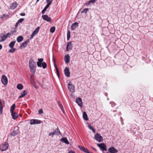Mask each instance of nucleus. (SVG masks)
Wrapping results in <instances>:
<instances>
[{"mask_svg":"<svg viewBox=\"0 0 153 153\" xmlns=\"http://www.w3.org/2000/svg\"><path fill=\"white\" fill-rule=\"evenodd\" d=\"M29 67L30 72L34 74L36 71V65L32 59H30L29 60Z\"/></svg>","mask_w":153,"mask_h":153,"instance_id":"1","label":"nucleus"},{"mask_svg":"<svg viewBox=\"0 0 153 153\" xmlns=\"http://www.w3.org/2000/svg\"><path fill=\"white\" fill-rule=\"evenodd\" d=\"M38 61L37 62V64L38 67H41L42 65V68L44 69H45L47 67L46 63L45 62H43L42 63V62H43V59H38Z\"/></svg>","mask_w":153,"mask_h":153,"instance_id":"2","label":"nucleus"},{"mask_svg":"<svg viewBox=\"0 0 153 153\" xmlns=\"http://www.w3.org/2000/svg\"><path fill=\"white\" fill-rule=\"evenodd\" d=\"M95 140L99 142H102L103 140V139L102 136L99 134H96L94 137Z\"/></svg>","mask_w":153,"mask_h":153,"instance_id":"3","label":"nucleus"},{"mask_svg":"<svg viewBox=\"0 0 153 153\" xmlns=\"http://www.w3.org/2000/svg\"><path fill=\"white\" fill-rule=\"evenodd\" d=\"M8 144L7 143H5L4 144H2L0 146V149L2 151L6 150L8 148Z\"/></svg>","mask_w":153,"mask_h":153,"instance_id":"4","label":"nucleus"},{"mask_svg":"<svg viewBox=\"0 0 153 153\" xmlns=\"http://www.w3.org/2000/svg\"><path fill=\"white\" fill-rule=\"evenodd\" d=\"M97 145L102 151H106L107 150L106 148V146L104 143H97Z\"/></svg>","mask_w":153,"mask_h":153,"instance_id":"5","label":"nucleus"},{"mask_svg":"<svg viewBox=\"0 0 153 153\" xmlns=\"http://www.w3.org/2000/svg\"><path fill=\"white\" fill-rule=\"evenodd\" d=\"M1 81L2 83L4 85H7L8 82V80L7 77L4 75L2 76Z\"/></svg>","mask_w":153,"mask_h":153,"instance_id":"6","label":"nucleus"},{"mask_svg":"<svg viewBox=\"0 0 153 153\" xmlns=\"http://www.w3.org/2000/svg\"><path fill=\"white\" fill-rule=\"evenodd\" d=\"M41 121L36 119H32L30 121V124L31 125L39 124L41 123Z\"/></svg>","mask_w":153,"mask_h":153,"instance_id":"7","label":"nucleus"},{"mask_svg":"<svg viewBox=\"0 0 153 153\" xmlns=\"http://www.w3.org/2000/svg\"><path fill=\"white\" fill-rule=\"evenodd\" d=\"M68 88L70 91L72 92H74V85L71 83V82H69L68 84Z\"/></svg>","mask_w":153,"mask_h":153,"instance_id":"8","label":"nucleus"},{"mask_svg":"<svg viewBox=\"0 0 153 153\" xmlns=\"http://www.w3.org/2000/svg\"><path fill=\"white\" fill-rule=\"evenodd\" d=\"M29 42V39H27L26 41L22 43V44L20 45L19 48L20 49H22L26 47Z\"/></svg>","mask_w":153,"mask_h":153,"instance_id":"9","label":"nucleus"},{"mask_svg":"<svg viewBox=\"0 0 153 153\" xmlns=\"http://www.w3.org/2000/svg\"><path fill=\"white\" fill-rule=\"evenodd\" d=\"M39 27H38L33 32L31 35L30 38V39H32L33 38L34 36L36 35L38 32L39 31Z\"/></svg>","mask_w":153,"mask_h":153,"instance_id":"10","label":"nucleus"},{"mask_svg":"<svg viewBox=\"0 0 153 153\" xmlns=\"http://www.w3.org/2000/svg\"><path fill=\"white\" fill-rule=\"evenodd\" d=\"M11 34L10 33H7L2 36L0 42H2L4 41L8 36L10 37V36H9Z\"/></svg>","mask_w":153,"mask_h":153,"instance_id":"11","label":"nucleus"},{"mask_svg":"<svg viewBox=\"0 0 153 153\" xmlns=\"http://www.w3.org/2000/svg\"><path fill=\"white\" fill-rule=\"evenodd\" d=\"M76 102L81 107L82 106V102L81 99L80 97H78L76 100Z\"/></svg>","mask_w":153,"mask_h":153,"instance_id":"12","label":"nucleus"},{"mask_svg":"<svg viewBox=\"0 0 153 153\" xmlns=\"http://www.w3.org/2000/svg\"><path fill=\"white\" fill-rule=\"evenodd\" d=\"M108 151L109 152L107 153H116L118 152L117 150L113 147H110L108 149Z\"/></svg>","mask_w":153,"mask_h":153,"instance_id":"13","label":"nucleus"},{"mask_svg":"<svg viewBox=\"0 0 153 153\" xmlns=\"http://www.w3.org/2000/svg\"><path fill=\"white\" fill-rule=\"evenodd\" d=\"M42 17L44 20L48 22H50L51 21V19L50 17H49L47 15H43L42 16Z\"/></svg>","mask_w":153,"mask_h":153,"instance_id":"14","label":"nucleus"},{"mask_svg":"<svg viewBox=\"0 0 153 153\" xmlns=\"http://www.w3.org/2000/svg\"><path fill=\"white\" fill-rule=\"evenodd\" d=\"M64 73L65 76L67 77H69L70 76V72L69 68L66 67L64 70Z\"/></svg>","mask_w":153,"mask_h":153,"instance_id":"15","label":"nucleus"},{"mask_svg":"<svg viewBox=\"0 0 153 153\" xmlns=\"http://www.w3.org/2000/svg\"><path fill=\"white\" fill-rule=\"evenodd\" d=\"M70 57L68 54H66L65 56L64 61L66 64H68L70 62Z\"/></svg>","mask_w":153,"mask_h":153,"instance_id":"16","label":"nucleus"},{"mask_svg":"<svg viewBox=\"0 0 153 153\" xmlns=\"http://www.w3.org/2000/svg\"><path fill=\"white\" fill-rule=\"evenodd\" d=\"M72 45L71 44V42H69L68 43L66 47V50L67 51H68L69 50L72 49Z\"/></svg>","mask_w":153,"mask_h":153,"instance_id":"17","label":"nucleus"},{"mask_svg":"<svg viewBox=\"0 0 153 153\" xmlns=\"http://www.w3.org/2000/svg\"><path fill=\"white\" fill-rule=\"evenodd\" d=\"M78 24L77 22H75L72 24L71 26V29L72 30H74L75 28L78 27Z\"/></svg>","mask_w":153,"mask_h":153,"instance_id":"18","label":"nucleus"},{"mask_svg":"<svg viewBox=\"0 0 153 153\" xmlns=\"http://www.w3.org/2000/svg\"><path fill=\"white\" fill-rule=\"evenodd\" d=\"M27 94V91L26 90H24L21 93V95L19 97V98H22L25 96Z\"/></svg>","mask_w":153,"mask_h":153,"instance_id":"19","label":"nucleus"},{"mask_svg":"<svg viewBox=\"0 0 153 153\" xmlns=\"http://www.w3.org/2000/svg\"><path fill=\"white\" fill-rule=\"evenodd\" d=\"M51 4V2L49 4H48L45 7L43 10L42 11V14L45 13V11H46L47 9L49 7Z\"/></svg>","mask_w":153,"mask_h":153,"instance_id":"20","label":"nucleus"},{"mask_svg":"<svg viewBox=\"0 0 153 153\" xmlns=\"http://www.w3.org/2000/svg\"><path fill=\"white\" fill-rule=\"evenodd\" d=\"M83 118V119L85 120H88V115L85 112H84L82 114Z\"/></svg>","mask_w":153,"mask_h":153,"instance_id":"21","label":"nucleus"},{"mask_svg":"<svg viewBox=\"0 0 153 153\" xmlns=\"http://www.w3.org/2000/svg\"><path fill=\"white\" fill-rule=\"evenodd\" d=\"M19 130H14L12 133L11 134V136H15L18 134Z\"/></svg>","mask_w":153,"mask_h":153,"instance_id":"22","label":"nucleus"},{"mask_svg":"<svg viewBox=\"0 0 153 153\" xmlns=\"http://www.w3.org/2000/svg\"><path fill=\"white\" fill-rule=\"evenodd\" d=\"M11 115L13 119L14 120L16 119L18 117V114L16 113H11Z\"/></svg>","mask_w":153,"mask_h":153,"instance_id":"23","label":"nucleus"},{"mask_svg":"<svg viewBox=\"0 0 153 153\" xmlns=\"http://www.w3.org/2000/svg\"><path fill=\"white\" fill-rule=\"evenodd\" d=\"M61 140L66 144H69V142L66 137L62 138L61 139Z\"/></svg>","mask_w":153,"mask_h":153,"instance_id":"24","label":"nucleus"},{"mask_svg":"<svg viewBox=\"0 0 153 153\" xmlns=\"http://www.w3.org/2000/svg\"><path fill=\"white\" fill-rule=\"evenodd\" d=\"M53 132L54 135H59L60 134V132L58 128L56 129Z\"/></svg>","mask_w":153,"mask_h":153,"instance_id":"25","label":"nucleus"},{"mask_svg":"<svg viewBox=\"0 0 153 153\" xmlns=\"http://www.w3.org/2000/svg\"><path fill=\"white\" fill-rule=\"evenodd\" d=\"M17 4L16 2L13 3L11 5L10 8L12 9H15L17 6Z\"/></svg>","mask_w":153,"mask_h":153,"instance_id":"26","label":"nucleus"},{"mask_svg":"<svg viewBox=\"0 0 153 153\" xmlns=\"http://www.w3.org/2000/svg\"><path fill=\"white\" fill-rule=\"evenodd\" d=\"M23 37L22 36H20L17 37V41L18 42H19L22 41L23 40Z\"/></svg>","mask_w":153,"mask_h":153,"instance_id":"27","label":"nucleus"},{"mask_svg":"<svg viewBox=\"0 0 153 153\" xmlns=\"http://www.w3.org/2000/svg\"><path fill=\"white\" fill-rule=\"evenodd\" d=\"M15 104H13L11 107L10 111L11 113H14L13 111L15 109Z\"/></svg>","mask_w":153,"mask_h":153,"instance_id":"28","label":"nucleus"},{"mask_svg":"<svg viewBox=\"0 0 153 153\" xmlns=\"http://www.w3.org/2000/svg\"><path fill=\"white\" fill-rule=\"evenodd\" d=\"M3 107L2 105V103L1 101H0V114H1L3 111Z\"/></svg>","mask_w":153,"mask_h":153,"instance_id":"29","label":"nucleus"},{"mask_svg":"<svg viewBox=\"0 0 153 153\" xmlns=\"http://www.w3.org/2000/svg\"><path fill=\"white\" fill-rule=\"evenodd\" d=\"M15 43V41H12L11 42L9 45V46L11 48H13Z\"/></svg>","mask_w":153,"mask_h":153,"instance_id":"30","label":"nucleus"},{"mask_svg":"<svg viewBox=\"0 0 153 153\" xmlns=\"http://www.w3.org/2000/svg\"><path fill=\"white\" fill-rule=\"evenodd\" d=\"M17 88L18 89L21 90L23 87V86L22 84H19L17 86Z\"/></svg>","mask_w":153,"mask_h":153,"instance_id":"31","label":"nucleus"},{"mask_svg":"<svg viewBox=\"0 0 153 153\" xmlns=\"http://www.w3.org/2000/svg\"><path fill=\"white\" fill-rule=\"evenodd\" d=\"M88 128L91 130L94 133L95 132V130L93 128V127L90 125H88Z\"/></svg>","mask_w":153,"mask_h":153,"instance_id":"32","label":"nucleus"},{"mask_svg":"<svg viewBox=\"0 0 153 153\" xmlns=\"http://www.w3.org/2000/svg\"><path fill=\"white\" fill-rule=\"evenodd\" d=\"M55 27L54 26L52 27L51 28L50 31L51 32L53 33L55 31Z\"/></svg>","mask_w":153,"mask_h":153,"instance_id":"33","label":"nucleus"},{"mask_svg":"<svg viewBox=\"0 0 153 153\" xmlns=\"http://www.w3.org/2000/svg\"><path fill=\"white\" fill-rule=\"evenodd\" d=\"M70 37V32L69 31L67 32V40H68Z\"/></svg>","mask_w":153,"mask_h":153,"instance_id":"34","label":"nucleus"},{"mask_svg":"<svg viewBox=\"0 0 153 153\" xmlns=\"http://www.w3.org/2000/svg\"><path fill=\"white\" fill-rule=\"evenodd\" d=\"M16 50L15 48H12L11 49H10L9 51V52L11 53H13Z\"/></svg>","mask_w":153,"mask_h":153,"instance_id":"35","label":"nucleus"},{"mask_svg":"<svg viewBox=\"0 0 153 153\" xmlns=\"http://www.w3.org/2000/svg\"><path fill=\"white\" fill-rule=\"evenodd\" d=\"M88 8H85L82 11L81 13H86L88 11Z\"/></svg>","mask_w":153,"mask_h":153,"instance_id":"36","label":"nucleus"},{"mask_svg":"<svg viewBox=\"0 0 153 153\" xmlns=\"http://www.w3.org/2000/svg\"><path fill=\"white\" fill-rule=\"evenodd\" d=\"M24 18H21V19H19L18 20V22L19 23H21L22 22H23L24 20Z\"/></svg>","mask_w":153,"mask_h":153,"instance_id":"37","label":"nucleus"},{"mask_svg":"<svg viewBox=\"0 0 153 153\" xmlns=\"http://www.w3.org/2000/svg\"><path fill=\"white\" fill-rule=\"evenodd\" d=\"M38 112H39V114H43V110H42V109H40L39 110Z\"/></svg>","mask_w":153,"mask_h":153,"instance_id":"38","label":"nucleus"},{"mask_svg":"<svg viewBox=\"0 0 153 153\" xmlns=\"http://www.w3.org/2000/svg\"><path fill=\"white\" fill-rule=\"evenodd\" d=\"M60 108H61V110H62V112H63V113L64 114H65V111L64 110V108H63V107L62 106L60 107Z\"/></svg>","mask_w":153,"mask_h":153,"instance_id":"39","label":"nucleus"},{"mask_svg":"<svg viewBox=\"0 0 153 153\" xmlns=\"http://www.w3.org/2000/svg\"><path fill=\"white\" fill-rule=\"evenodd\" d=\"M54 135L53 132H50L49 134V136H51L52 137H53V135Z\"/></svg>","mask_w":153,"mask_h":153,"instance_id":"40","label":"nucleus"},{"mask_svg":"<svg viewBox=\"0 0 153 153\" xmlns=\"http://www.w3.org/2000/svg\"><path fill=\"white\" fill-rule=\"evenodd\" d=\"M96 1V0H91L89 1L88 3H94Z\"/></svg>","mask_w":153,"mask_h":153,"instance_id":"41","label":"nucleus"},{"mask_svg":"<svg viewBox=\"0 0 153 153\" xmlns=\"http://www.w3.org/2000/svg\"><path fill=\"white\" fill-rule=\"evenodd\" d=\"M46 2L48 3V4H49V3L51 2V4L52 3V0H46Z\"/></svg>","mask_w":153,"mask_h":153,"instance_id":"42","label":"nucleus"},{"mask_svg":"<svg viewBox=\"0 0 153 153\" xmlns=\"http://www.w3.org/2000/svg\"><path fill=\"white\" fill-rule=\"evenodd\" d=\"M54 65L55 68L56 69V70L58 68L56 66V62L54 60Z\"/></svg>","mask_w":153,"mask_h":153,"instance_id":"43","label":"nucleus"},{"mask_svg":"<svg viewBox=\"0 0 153 153\" xmlns=\"http://www.w3.org/2000/svg\"><path fill=\"white\" fill-rule=\"evenodd\" d=\"M57 74L59 77V71L58 69L56 70Z\"/></svg>","mask_w":153,"mask_h":153,"instance_id":"44","label":"nucleus"},{"mask_svg":"<svg viewBox=\"0 0 153 153\" xmlns=\"http://www.w3.org/2000/svg\"><path fill=\"white\" fill-rule=\"evenodd\" d=\"M58 103L60 107H61V106H62V105L61 104V103L60 102L58 101Z\"/></svg>","mask_w":153,"mask_h":153,"instance_id":"45","label":"nucleus"},{"mask_svg":"<svg viewBox=\"0 0 153 153\" xmlns=\"http://www.w3.org/2000/svg\"><path fill=\"white\" fill-rule=\"evenodd\" d=\"M20 15L21 16H25V14L24 13H21Z\"/></svg>","mask_w":153,"mask_h":153,"instance_id":"46","label":"nucleus"},{"mask_svg":"<svg viewBox=\"0 0 153 153\" xmlns=\"http://www.w3.org/2000/svg\"><path fill=\"white\" fill-rule=\"evenodd\" d=\"M68 153H75V152H74L73 151H69Z\"/></svg>","mask_w":153,"mask_h":153,"instance_id":"47","label":"nucleus"},{"mask_svg":"<svg viewBox=\"0 0 153 153\" xmlns=\"http://www.w3.org/2000/svg\"><path fill=\"white\" fill-rule=\"evenodd\" d=\"M19 23L17 22L16 24L15 25V27H17V26L18 25V24Z\"/></svg>","mask_w":153,"mask_h":153,"instance_id":"48","label":"nucleus"},{"mask_svg":"<svg viewBox=\"0 0 153 153\" xmlns=\"http://www.w3.org/2000/svg\"><path fill=\"white\" fill-rule=\"evenodd\" d=\"M2 48V46L1 45H0V50Z\"/></svg>","mask_w":153,"mask_h":153,"instance_id":"49","label":"nucleus"},{"mask_svg":"<svg viewBox=\"0 0 153 153\" xmlns=\"http://www.w3.org/2000/svg\"><path fill=\"white\" fill-rule=\"evenodd\" d=\"M71 95L72 96V97H74V94H71Z\"/></svg>","mask_w":153,"mask_h":153,"instance_id":"50","label":"nucleus"},{"mask_svg":"<svg viewBox=\"0 0 153 153\" xmlns=\"http://www.w3.org/2000/svg\"><path fill=\"white\" fill-rule=\"evenodd\" d=\"M34 76L33 75H31V76H30V79H31V80H32V77H33Z\"/></svg>","mask_w":153,"mask_h":153,"instance_id":"51","label":"nucleus"},{"mask_svg":"<svg viewBox=\"0 0 153 153\" xmlns=\"http://www.w3.org/2000/svg\"><path fill=\"white\" fill-rule=\"evenodd\" d=\"M93 149L95 150V151H96V149L95 148H93Z\"/></svg>","mask_w":153,"mask_h":153,"instance_id":"52","label":"nucleus"},{"mask_svg":"<svg viewBox=\"0 0 153 153\" xmlns=\"http://www.w3.org/2000/svg\"><path fill=\"white\" fill-rule=\"evenodd\" d=\"M34 87L36 88H37V87L36 86H34Z\"/></svg>","mask_w":153,"mask_h":153,"instance_id":"53","label":"nucleus"},{"mask_svg":"<svg viewBox=\"0 0 153 153\" xmlns=\"http://www.w3.org/2000/svg\"><path fill=\"white\" fill-rule=\"evenodd\" d=\"M31 80V81L32 82V81L33 80V79L32 78V80Z\"/></svg>","mask_w":153,"mask_h":153,"instance_id":"54","label":"nucleus"},{"mask_svg":"<svg viewBox=\"0 0 153 153\" xmlns=\"http://www.w3.org/2000/svg\"><path fill=\"white\" fill-rule=\"evenodd\" d=\"M22 114H20V115H19L20 116V117H22Z\"/></svg>","mask_w":153,"mask_h":153,"instance_id":"55","label":"nucleus"},{"mask_svg":"<svg viewBox=\"0 0 153 153\" xmlns=\"http://www.w3.org/2000/svg\"><path fill=\"white\" fill-rule=\"evenodd\" d=\"M39 0H37V2H38Z\"/></svg>","mask_w":153,"mask_h":153,"instance_id":"56","label":"nucleus"},{"mask_svg":"<svg viewBox=\"0 0 153 153\" xmlns=\"http://www.w3.org/2000/svg\"><path fill=\"white\" fill-rule=\"evenodd\" d=\"M53 59H54V56H53Z\"/></svg>","mask_w":153,"mask_h":153,"instance_id":"57","label":"nucleus"}]
</instances>
